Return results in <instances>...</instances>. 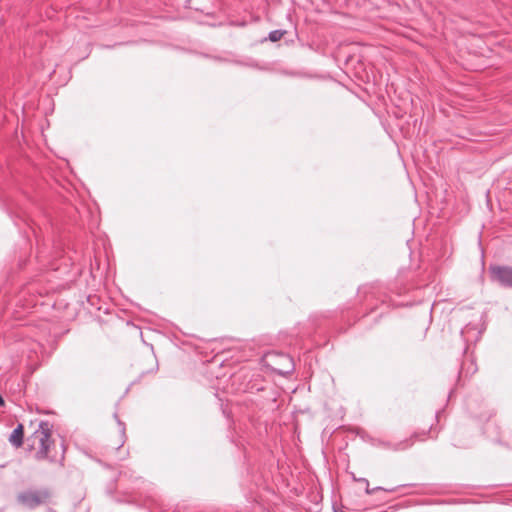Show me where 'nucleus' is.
Wrapping results in <instances>:
<instances>
[{"label":"nucleus","instance_id":"13","mask_svg":"<svg viewBox=\"0 0 512 512\" xmlns=\"http://www.w3.org/2000/svg\"><path fill=\"white\" fill-rule=\"evenodd\" d=\"M454 446L466 447V445H458L457 443H454Z\"/></svg>","mask_w":512,"mask_h":512},{"label":"nucleus","instance_id":"7","mask_svg":"<svg viewBox=\"0 0 512 512\" xmlns=\"http://www.w3.org/2000/svg\"><path fill=\"white\" fill-rule=\"evenodd\" d=\"M478 370L477 364L475 363L474 358L467 359L466 362H463L459 371V378L465 376H472Z\"/></svg>","mask_w":512,"mask_h":512},{"label":"nucleus","instance_id":"10","mask_svg":"<svg viewBox=\"0 0 512 512\" xmlns=\"http://www.w3.org/2000/svg\"><path fill=\"white\" fill-rule=\"evenodd\" d=\"M279 356L288 363L287 370H285V371L279 370V373L283 374L285 372L291 371L294 368L292 359L288 355H285V354H279Z\"/></svg>","mask_w":512,"mask_h":512},{"label":"nucleus","instance_id":"12","mask_svg":"<svg viewBox=\"0 0 512 512\" xmlns=\"http://www.w3.org/2000/svg\"><path fill=\"white\" fill-rule=\"evenodd\" d=\"M5 405V401H4V398L2 397V395L0 394V406H4Z\"/></svg>","mask_w":512,"mask_h":512},{"label":"nucleus","instance_id":"9","mask_svg":"<svg viewBox=\"0 0 512 512\" xmlns=\"http://www.w3.org/2000/svg\"><path fill=\"white\" fill-rule=\"evenodd\" d=\"M285 33L286 31L281 29L272 30L269 32L267 39L271 42H277L284 36Z\"/></svg>","mask_w":512,"mask_h":512},{"label":"nucleus","instance_id":"14","mask_svg":"<svg viewBox=\"0 0 512 512\" xmlns=\"http://www.w3.org/2000/svg\"><path fill=\"white\" fill-rule=\"evenodd\" d=\"M465 334V329L461 330V335L463 336Z\"/></svg>","mask_w":512,"mask_h":512},{"label":"nucleus","instance_id":"6","mask_svg":"<svg viewBox=\"0 0 512 512\" xmlns=\"http://www.w3.org/2000/svg\"><path fill=\"white\" fill-rule=\"evenodd\" d=\"M424 434H425V432H423L422 434H419V433L415 432L408 439H405V440L400 441V442L395 443V444L386 443L385 445L388 448H390V449H392L394 451L406 450L407 448H409V447H411L413 445V440L419 439L420 435H424Z\"/></svg>","mask_w":512,"mask_h":512},{"label":"nucleus","instance_id":"8","mask_svg":"<svg viewBox=\"0 0 512 512\" xmlns=\"http://www.w3.org/2000/svg\"><path fill=\"white\" fill-rule=\"evenodd\" d=\"M353 479L355 481H358V482H361V484H365V492L366 494L368 495H371L373 493H375L376 491H386V492H395L397 490V487H393V488H384V487H381V486H377V487H374V488H370L369 487V481L366 479V478H356L354 475H353Z\"/></svg>","mask_w":512,"mask_h":512},{"label":"nucleus","instance_id":"3","mask_svg":"<svg viewBox=\"0 0 512 512\" xmlns=\"http://www.w3.org/2000/svg\"><path fill=\"white\" fill-rule=\"evenodd\" d=\"M466 405L469 413L479 421H488L493 416V411L487 409L483 402L478 403L476 399H469Z\"/></svg>","mask_w":512,"mask_h":512},{"label":"nucleus","instance_id":"2","mask_svg":"<svg viewBox=\"0 0 512 512\" xmlns=\"http://www.w3.org/2000/svg\"><path fill=\"white\" fill-rule=\"evenodd\" d=\"M491 280L500 286L512 289V266L491 265L489 267Z\"/></svg>","mask_w":512,"mask_h":512},{"label":"nucleus","instance_id":"4","mask_svg":"<svg viewBox=\"0 0 512 512\" xmlns=\"http://www.w3.org/2000/svg\"><path fill=\"white\" fill-rule=\"evenodd\" d=\"M19 500L26 506L34 508L43 502L39 492H25L19 495Z\"/></svg>","mask_w":512,"mask_h":512},{"label":"nucleus","instance_id":"11","mask_svg":"<svg viewBox=\"0 0 512 512\" xmlns=\"http://www.w3.org/2000/svg\"><path fill=\"white\" fill-rule=\"evenodd\" d=\"M114 418L116 419V421L120 427L121 434L124 436L125 435V424L118 418V415L116 413L114 414Z\"/></svg>","mask_w":512,"mask_h":512},{"label":"nucleus","instance_id":"5","mask_svg":"<svg viewBox=\"0 0 512 512\" xmlns=\"http://www.w3.org/2000/svg\"><path fill=\"white\" fill-rule=\"evenodd\" d=\"M9 442L12 446L19 448L23 445L24 441V426L19 423L9 436Z\"/></svg>","mask_w":512,"mask_h":512},{"label":"nucleus","instance_id":"1","mask_svg":"<svg viewBox=\"0 0 512 512\" xmlns=\"http://www.w3.org/2000/svg\"><path fill=\"white\" fill-rule=\"evenodd\" d=\"M53 425L48 421H40L38 429L34 432V436L38 439L39 448L34 457L37 461L47 460L49 463L64 466L66 444L62 440L60 443V453L55 449V440L52 439Z\"/></svg>","mask_w":512,"mask_h":512}]
</instances>
